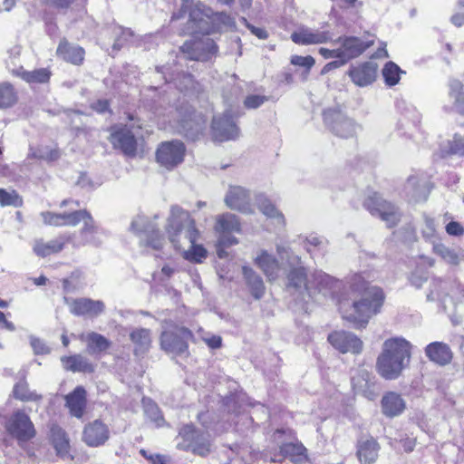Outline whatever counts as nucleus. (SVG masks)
Here are the masks:
<instances>
[{
    "instance_id": "nucleus-1",
    "label": "nucleus",
    "mask_w": 464,
    "mask_h": 464,
    "mask_svg": "<svg viewBox=\"0 0 464 464\" xmlns=\"http://www.w3.org/2000/svg\"><path fill=\"white\" fill-rule=\"evenodd\" d=\"M349 284L353 298L341 299L339 311L344 320L352 323L356 329H362L381 311L384 295L380 287L370 285L361 274L353 275Z\"/></svg>"
},
{
    "instance_id": "nucleus-2",
    "label": "nucleus",
    "mask_w": 464,
    "mask_h": 464,
    "mask_svg": "<svg viewBox=\"0 0 464 464\" xmlns=\"http://www.w3.org/2000/svg\"><path fill=\"white\" fill-rule=\"evenodd\" d=\"M276 253L289 266L287 274L288 285L296 290H304L310 297L316 295L324 296L334 295L340 288V282L323 271H315L309 277L306 269L302 266L301 257L295 255L288 246L277 244Z\"/></svg>"
},
{
    "instance_id": "nucleus-3",
    "label": "nucleus",
    "mask_w": 464,
    "mask_h": 464,
    "mask_svg": "<svg viewBox=\"0 0 464 464\" xmlns=\"http://www.w3.org/2000/svg\"><path fill=\"white\" fill-rule=\"evenodd\" d=\"M165 231L173 246L183 251L185 259L200 263L207 256L206 249L196 244L199 231L188 211L172 206Z\"/></svg>"
},
{
    "instance_id": "nucleus-4",
    "label": "nucleus",
    "mask_w": 464,
    "mask_h": 464,
    "mask_svg": "<svg viewBox=\"0 0 464 464\" xmlns=\"http://www.w3.org/2000/svg\"><path fill=\"white\" fill-rule=\"evenodd\" d=\"M411 343L401 336L386 339L376 359V371L385 380H396L408 367Z\"/></svg>"
},
{
    "instance_id": "nucleus-5",
    "label": "nucleus",
    "mask_w": 464,
    "mask_h": 464,
    "mask_svg": "<svg viewBox=\"0 0 464 464\" xmlns=\"http://www.w3.org/2000/svg\"><path fill=\"white\" fill-rule=\"evenodd\" d=\"M188 26L193 34H209L235 27L234 19L225 13H214L202 3H197L188 11Z\"/></svg>"
},
{
    "instance_id": "nucleus-6",
    "label": "nucleus",
    "mask_w": 464,
    "mask_h": 464,
    "mask_svg": "<svg viewBox=\"0 0 464 464\" xmlns=\"http://www.w3.org/2000/svg\"><path fill=\"white\" fill-rule=\"evenodd\" d=\"M77 219L78 224L82 222L83 226L77 235L74 234L72 237H71L69 242H72L75 247L88 245L93 246H101L105 233L96 225L91 213L86 209H80V215Z\"/></svg>"
},
{
    "instance_id": "nucleus-7",
    "label": "nucleus",
    "mask_w": 464,
    "mask_h": 464,
    "mask_svg": "<svg viewBox=\"0 0 464 464\" xmlns=\"http://www.w3.org/2000/svg\"><path fill=\"white\" fill-rule=\"evenodd\" d=\"M363 207L372 216L379 217L389 227L395 226L400 220L401 213L398 208L377 193L369 196L364 200Z\"/></svg>"
},
{
    "instance_id": "nucleus-8",
    "label": "nucleus",
    "mask_w": 464,
    "mask_h": 464,
    "mask_svg": "<svg viewBox=\"0 0 464 464\" xmlns=\"http://www.w3.org/2000/svg\"><path fill=\"white\" fill-rule=\"evenodd\" d=\"M137 128L128 126H114L111 130L110 141L114 149L121 150L128 157H134L137 152Z\"/></svg>"
},
{
    "instance_id": "nucleus-9",
    "label": "nucleus",
    "mask_w": 464,
    "mask_h": 464,
    "mask_svg": "<svg viewBox=\"0 0 464 464\" xmlns=\"http://www.w3.org/2000/svg\"><path fill=\"white\" fill-rule=\"evenodd\" d=\"M180 441L177 448L184 450H191L200 456L207 455L210 450V443L204 434H199L192 425H185L179 433Z\"/></svg>"
},
{
    "instance_id": "nucleus-10",
    "label": "nucleus",
    "mask_w": 464,
    "mask_h": 464,
    "mask_svg": "<svg viewBox=\"0 0 464 464\" xmlns=\"http://www.w3.org/2000/svg\"><path fill=\"white\" fill-rule=\"evenodd\" d=\"M324 121L336 136L341 138L353 137L359 129L352 119L335 109H327L324 111Z\"/></svg>"
},
{
    "instance_id": "nucleus-11",
    "label": "nucleus",
    "mask_w": 464,
    "mask_h": 464,
    "mask_svg": "<svg viewBox=\"0 0 464 464\" xmlns=\"http://www.w3.org/2000/svg\"><path fill=\"white\" fill-rule=\"evenodd\" d=\"M221 246H234L238 243L233 233L241 232V225L238 218L232 213H224L217 216L214 227Z\"/></svg>"
},
{
    "instance_id": "nucleus-12",
    "label": "nucleus",
    "mask_w": 464,
    "mask_h": 464,
    "mask_svg": "<svg viewBox=\"0 0 464 464\" xmlns=\"http://www.w3.org/2000/svg\"><path fill=\"white\" fill-rule=\"evenodd\" d=\"M192 337L191 332L185 327L175 326L173 330H164L160 336L161 348L172 354H182L188 349V340Z\"/></svg>"
},
{
    "instance_id": "nucleus-13",
    "label": "nucleus",
    "mask_w": 464,
    "mask_h": 464,
    "mask_svg": "<svg viewBox=\"0 0 464 464\" xmlns=\"http://www.w3.org/2000/svg\"><path fill=\"white\" fill-rule=\"evenodd\" d=\"M130 227L132 231L140 235L141 245L153 249H160L163 246L164 237L160 235V230L154 225L148 223L145 217H137L131 222Z\"/></svg>"
},
{
    "instance_id": "nucleus-14",
    "label": "nucleus",
    "mask_w": 464,
    "mask_h": 464,
    "mask_svg": "<svg viewBox=\"0 0 464 464\" xmlns=\"http://www.w3.org/2000/svg\"><path fill=\"white\" fill-rule=\"evenodd\" d=\"M226 206L243 214L254 213L251 193L242 186L229 185L224 197Z\"/></svg>"
},
{
    "instance_id": "nucleus-15",
    "label": "nucleus",
    "mask_w": 464,
    "mask_h": 464,
    "mask_svg": "<svg viewBox=\"0 0 464 464\" xmlns=\"http://www.w3.org/2000/svg\"><path fill=\"white\" fill-rule=\"evenodd\" d=\"M185 146L181 141L172 140L161 143L158 148L157 161L170 169L183 161Z\"/></svg>"
},
{
    "instance_id": "nucleus-16",
    "label": "nucleus",
    "mask_w": 464,
    "mask_h": 464,
    "mask_svg": "<svg viewBox=\"0 0 464 464\" xmlns=\"http://www.w3.org/2000/svg\"><path fill=\"white\" fill-rule=\"evenodd\" d=\"M328 341L334 349L342 353L359 354L363 349L362 341L351 332L334 331L328 335Z\"/></svg>"
},
{
    "instance_id": "nucleus-17",
    "label": "nucleus",
    "mask_w": 464,
    "mask_h": 464,
    "mask_svg": "<svg viewBox=\"0 0 464 464\" xmlns=\"http://www.w3.org/2000/svg\"><path fill=\"white\" fill-rule=\"evenodd\" d=\"M70 312L76 316L97 317L105 310V304L91 298H64Z\"/></svg>"
},
{
    "instance_id": "nucleus-18",
    "label": "nucleus",
    "mask_w": 464,
    "mask_h": 464,
    "mask_svg": "<svg viewBox=\"0 0 464 464\" xmlns=\"http://www.w3.org/2000/svg\"><path fill=\"white\" fill-rule=\"evenodd\" d=\"M181 52L190 60L208 61L217 53L218 46L212 39L207 37L203 40L186 42L181 46Z\"/></svg>"
},
{
    "instance_id": "nucleus-19",
    "label": "nucleus",
    "mask_w": 464,
    "mask_h": 464,
    "mask_svg": "<svg viewBox=\"0 0 464 464\" xmlns=\"http://www.w3.org/2000/svg\"><path fill=\"white\" fill-rule=\"evenodd\" d=\"M19 52H15L14 55H10L9 59L5 61L7 70L12 75L16 76L24 80L28 83H44L50 79L51 72L46 68H40L34 71H25L22 66L17 65L15 63L16 55Z\"/></svg>"
},
{
    "instance_id": "nucleus-20",
    "label": "nucleus",
    "mask_w": 464,
    "mask_h": 464,
    "mask_svg": "<svg viewBox=\"0 0 464 464\" xmlns=\"http://www.w3.org/2000/svg\"><path fill=\"white\" fill-rule=\"evenodd\" d=\"M333 34L329 31L300 26L291 34V40L300 45L321 44L331 41Z\"/></svg>"
},
{
    "instance_id": "nucleus-21",
    "label": "nucleus",
    "mask_w": 464,
    "mask_h": 464,
    "mask_svg": "<svg viewBox=\"0 0 464 464\" xmlns=\"http://www.w3.org/2000/svg\"><path fill=\"white\" fill-rule=\"evenodd\" d=\"M212 132L215 140L226 141L239 135V129L232 119L231 112L226 111L222 117H215L212 121Z\"/></svg>"
},
{
    "instance_id": "nucleus-22",
    "label": "nucleus",
    "mask_w": 464,
    "mask_h": 464,
    "mask_svg": "<svg viewBox=\"0 0 464 464\" xmlns=\"http://www.w3.org/2000/svg\"><path fill=\"white\" fill-rule=\"evenodd\" d=\"M340 40V51L344 63L353 58L358 57L374 44V37L372 35H368L366 39L350 36Z\"/></svg>"
},
{
    "instance_id": "nucleus-23",
    "label": "nucleus",
    "mask_w": 464,
    "mask_h": 464,
    "mask_svg": "<svg viewBox=\"0 0 464 464\" xmlns=\"http://www.w3.org/2000/svg\"><path fill=\"white\" fill-rule=\"evenodd\" d=\"M352 385L355 393L361 394L368 400H374L378 389L374 375L367 370H360L352 377Z\"/></svg>"
},
{
    "instance_id": "nucleus-24",
    "label": "nucleus",
    "mask_w": 464,
    "mask_h": 464,
    "mask_svg": "<svg viewBox=\"0 0 464 464\" xmlns=\"http://www.w3.org/2000/svg\"><path fill=\"white\" fill-rule=\"evenodd\" d=\"M7 430L19 440H28L35 434L30 418L22 411L15 412L6 425Z\"/></svg>"
},
{
    "instance_id": "nucleus-25",
    "label": "nucleus",
    "mask_w": 464,
    "mask_h": 464,
    "mask_svg": "<svg viewBox=\"0 0 464 464\" xmlns=\"http://www.w3.org/2000/svg\"><path fill=\"white\" fill-rule=\"evenodd\" d=\"M109 438V428L100 420H95L87 424L82 432V440L90 447L102 446Z\"/></svg>"
},
{
    "instance_id": "nucleus-26",
    "label": "nucleus",
    "mask_w": 464,
    "mask_h": 464,
    "mask_svg": "<svg viewBox=\"0 0 464 464\" xmlns=\"http://www.w3.org/2000/svg\"><path fill=\"white\" fill-rule=\"evenodd\" d=\"M378 65L373 62H364L349 70L352 82L359 87L372 84L377 76Z\"/></svg>"
},
{
    "instance_id": "nucleus-27",
    "label": "nucleus",
    "mask_w": 464,
    "mask_h": 464,
    "mask_svg": "<svg viewBox=\"0 0 464 464\" xmlns=\"http://www.w3.org/2000/svg\"><path fill=\"white\" fill-rule=\"evenodd\" d=\"M254 264L263 272L268 281H275L279 277L281 266L278 259L267 250L257 251L254 257Z\"/></svg>"
},
{
    "instance_id": "nucleus-28",
    "label": "nucleus",
    "mask_w": 464,
    "mask_h": 464,
    "mask_svg": "<svg viewBox=\"0 0 464 464\" xmlns=\"http://www.w3.org/2000/svg\"><path fill=\"white\" fill-rule=\"evenodd\" d=\"M425 355L435 364L445 366L451 362L453 353L446 343L432 342L425 347Z\"/></svg>"
},
{
    "instance_id": "nucleus-29",
    "label": "nucleus",
    "mask_w": 464,
    "mask_h": 464,
    "mask_svg": "<svg viewBox=\"0 0 464 464\" xmlns=\"http://www.w3.org/2000/svg\"><path fill=\"white\" fill-rule=\"evenodd\" d=\"M79 210L71 212L55 213L51 211H43L40 216L46 226L52 227H75L78 225Z\"/></svg>"
},
{
    "instance_id": "nucleus-30",
    "label": "nucleus",
    "mask_w": 464,
    "mask_h": 464,
    "mask_svg": "<svg viewBox=\"0 0 464 464\" xmlns=\"http://www.w3.org/2000/svg\"><path fill=\"white\" fill-rule=\"evenodd\" d=\"M382 413L390 418L401 415L406 409V402L401 394L395 392L385 393L381 401Z\"/></svg>"
},
{
    "instance_id": "nucleus-31",
    "label": "nucleus",
    "mask_w": 464,
    "mask_h": 464,
    "mask_svg": "<svg viewBox=\"0 0 464 464\" xmlns=\"http://www.w3.org/2000/svg\"><path fill=\"white\" fill-rule=\"evenodd\" d=\"M71 236H60L54 239L44 241L43 239H37L34 243V252L38 256H47L53 254L59 253L63 249L66 242H69Z\"/></svg>"
},
{
    "instance_id": "nucleus-32",
    "label": "nucleus",
    "mask_w": 464,
    "mask_h": 464,
    "mask_svg": "<svg viewBox=\"0 0 464 464\" xmlns=\"http://www.w3.org/2000/svg\"><path fill=\"white\" fill-rule=\"evenodd\" d=\"M65 400L70 413L76 418H82L86 406L85 390L82 387H77L65 397Z\"/></svg>"
},
{
    "instance_id": "nucleus-33",
    "label": "nucleus",
    "mask_w": 464,
    "mask_h": 464,
    "mask_svg": "<svg viewBox=\"0 0 464 464\" xmlns=\"http://www.w3.org/2000/svg\"><path fill=\"white\" fill-rule=\"evenodd\" d=\"M379 444L373 439L361 440L357 446V456L362 464H372L379 455Z\"/></svg>"
},
{
    "instance_id": "nucleus-34",
    "label": "nucleus",
    "mask_w": 464,
    "mask_h": 464,
    "mask_svg": "<svg viewBox=\"0 0 464 464\" xmlns=\"http://www.w3.org/2000/svg\"><path fill=\"white\" fill-rule=\"evenodd\" d=\"M56 53L63 60L73 64H80L83 61L84 50L77 45L70 44L63 40L58 45Z\"/></svg>"
},
{
    "instance_id": "nucleus-35",
    "label": "nucleus",
    "mask_w": 464,
    "mask_h": 464,
    "mask_svg": "<svg viewBox=\"0 0 464 464\" xmlns=\"http://www.w3.org/2000/svg\"><path fill=\"white\" fill-rule=\"evenodd\" d=\"M130 339L134 344L136 355L146 353L151 345V334L149 329L136 328L130 334Z\"/></svg>"
},
{
    "instance_id": "nucleus-36",
    "label": "nucleus",
    "mask_w": 464,
    "mask_h": 464,
    "mask_svg": "<svg viewBox=\"0 0 464 464\" xmlns=\"http://www.w3.org/2000/svg\"><path fill=\"white\" fill-rule=\"evenodd\" d=\"M80 340L86 343L89 353H98L106 351L110 345V341L103 335L92 332L88 334H82Z\"/></svg>"
},
{
    "instance_id": "nucleus-37",
    "label": "nucleus",
    "mask_w": 464,
    "mask_h": 464,
    "mask_svg": "<svg viewBox=\"0 0 464 464\" xmlns=\"http://www.w3.org/2000/svg\"><path fill=\"white\" fill-rule=\"evenodd\" d=\"M242 273L253 296L256 299L261 298L265 293V285L261 276L247 266L242 267Z\"/></svg>"
},
{
    "instance_id": "nucleus-38",
    "label": "nucleus",
    "mask_w": 464,
    "mask_h": 464,
    "mask_svg": "<svg viewBox=\"0 0 464 464\" xmlns=\"http://www.w3.org/2000/svg\"><path fill=\"white\" fill-rule=\"evenodd\" d=\"M257 207L266 218L274 220L276 226L280 227L285 226L284 214L269 199L261 197L257 199Z\"/></svg>"
},
{
    "instance_id": "nucleus-39",
    "label": "nucleus",
    "mask_w": 464,
    "mask_h": 464,
    "mask_svg": "<svg viewBox=\"0 0 464 464\" xmlns=\"http://www.w3.org/2000/svg\"><path fill=\"white\" fill-rule=\"evenodd\" d=\"M432 249L436 255L440 256L450 265L457 266L464 260V251L461 249L457 251L442 243H434Z\"/></svg>"
},
{
    "instance_id": "nucleus-40",
    "label": "nucleus",
    "mask_w": 464,
    "mask_h": 464,
    "mask_svg": "<svg viewBox=\"0 0 464 464\" xmlns=\"http://www.w3.org/2000/svg\"><path fill=\"white\" fill-rule=\"evenodd\" d=\"M50 438L58 455L64 457L69 453V439L65 431L57 425H52Z\"/></svg>"
},
{
    "instance_id": "nucleus-41",
    "label": "nucleus",
    "mask_w": 464,
    "mask_h": 464,
    "mask_svg": "<svg viewBox=\"0 0 464 464\" xmlns=\"http://www.w3.org/2000/svg\"><path fill=\"white\" fill-rule=\"evenodd\" d=\"M283 457L290 459L295 464H304L307 461L306 449L301 443H285L281 446Z\"/></svg>"
},
{
    "instance_id": "nucleus-42",
    "label": "nucleus",
    "mask_w": 464,
    "mask_h": 464,
    "mask_svg": "<svg viewBox=\"0 0 464 464\" xmlns=\"http://www.w3.org/2000/svg\"><path fill=\"white\" fill-rule=\"evenodd\" d=\"M18 102V92L9 82H0V110L13 108Z\"/></svg>"
},
{
    "instance_id": "nucleus-43",
    "label": "nucleus",
    "mask_w": 464,
    "mask_h": 464,
    "mask_svg": "<svg viewBox=\"0 0 464 464\" xmlns=\"http://www.w3.org/2000/svg\"><path fill=\"white\" fill-rule=\"evenodd\" d=\"M406 193L415 201H424L427 199L428 189L426 186L420 183L418 177H410L405 184Z\"/></svg>"
},
{
    "instance_id": "nucleus-44",
    "label": "nucleus",
    "mask_w": 464,
    "mask_h": 464,
    "mask_svg": "<svg viewBox=\"0 0 464 464\" xmlns=\"http://www.w3.org/2000/svg\"><path fill=\"white\" fill-rule=\"evenodd\" d=\"M13 395L21 401H40L43 396L36 391H32L25 381H20L14 384Z\"/></svg>"
},
{
    "instance_id": "nucleus-45",
    "label": "nucleus",
    "mask_w": 464,
    "mask_h": 464,
    "mask_svg": "<svg viewBox=\"0 0 464 464\" xmlns=\"http://www.w3.org/2000/svg\"><path fill=\"white\" fill-rule=\"evenodd\" d=\"M61 361L63 368L69 371L87 372L92 370L88 360L80 354L62 357Z\"/></svg>"
},
{
    "instance_id": "nucleus-46",
    "label": "nucleus",
    "mask_w": 464,
    "mask_h": 464,
    "mask_svg": "<svg viewBox=\"0 0 464 464\" xmlns=\"http://www.w3.org/2000/svg\"><path fill=\"white\" fill-rule=\"evenodd\" d=\"M404 73L405 72L393 62L386 63L382 70V75L384 82L389 87L398 84L401 80V75Z\"/></svg>"
},
{
    "instance_id": "nucleus-47",
    "label": "nucleus",
    "mask_w": 464,
    "mask_h": 464,
    "mask_svg": "<svg viewBox=\"0 0 464 464\" xmlns=\"http://www.w3.org/2000/svg\"><path fill=\"white\" fill-rule=\"evenodd\" d=\"M450 97L454 100L455 110L464 114V93L459 81L453 80L450 83Z\"/></svg>"
},
{
    "instance_id": "nucleus-48",
    "label": "nucleus",
    "mask_w": 464,
    "mask_h": 464,
    "mask_svg": "<svg viewBox=\"0 0 464 464\" xmlns=\"http://www.w3.org/2000/svg\"><path fill=\"white\" fill-rule=\"evenodd\" d=\"M143 406L146 416L154 422L157 427H162L165 421L158 405L150 400H143Z\"/></svg>"
},
{
    "instance_id": "nucleus-49",
    "label": "nucleus",
    "mask_w": 464,
    "mask_h": 464,
    "mask_svg": "<svg viewBox=\"0 0 464 464\" xmlns=\"http://www.w3.org/2000/svg\"><path fill=\"white\" fill-rule=\"evenodd\" d=\"M23 204L22 198L14 190L7 191L6 189L0 188V205L2 207L12 206L21 207Z\"/></svg>"
},
{
    "instance_id": "nucleus-50",
    "label": "nucleus",
    "mask_w": 464,
    "mask_h": 464,
    "mask_svg": "<svg viewBox=\"0 0 464 464\" xmlns=\"http://www.w3.org/2000/svg\"><path fill=\"white\" fill-rule=\"evenodd\" d=\"M446 283L441 279L434 278L430 282V290L427 294V299L429 301L441 300L444 296L443 290L445 288ZM450 294H445V295H449Z\"/></svg>"
},
{
    "instance_id": "nucleus-51",
    "label": "nucleus",
    "mask_w": 464,
    "mask_h": 464,
    "mask_svg": "<svg viewBox=\"0 0 464 464\" xmlns=\"http://www.w3.org/2000/svg\"><path fill=\"white\" fill-rule=\"evenodd\" d=\"M327 241L322 237L311 235L306 238L305 248L308 253L314 255L315 250L324 251L326 247Z\"/></svg>"
},
{
    "instance_id": "nucleus-52",
    "label": "nucleus",
    "mask_w": 464,
    "mask_h": 464,
    "mask_svg": "<svg viewBox=\"0 0 464 464\" xmlns=\"http://www.w3.org/2000/svg\"><path fill=\"white\" fill-rule=\"evenodd\" d=\"M29 157L44 160H53L58 158V152L54 150H50L47 153L46 147H39L37 149L30 148Z\"/></svg>"
},
{
    "instance_id": "nucleus-53",
    "label": "nucleus",
    "mask_w": 464,
    "mask_h": 464,
    "mask_svg": "<svg viewBox=\"0 0 464 464\" xmlns=\"http://www.w3.org/2000/svg\"><path fill=\"white\" fill-rule=\"evenodd\" d=\"M449 153L464 156V132L456 133L451 141L449 142Z\"/></svg>"
},
{
    "instance_id": "nucleus-54",
    "label": "nucleus",
    "mask_w": 464,
    "mask_h": 464,
    "mask_svg": "<svg viewBox=\"0 0 464 464\" xmlns=\"http://www.w3.org/2000/svg\"><path fill=\"white\" fill-rule=\"evenodd\" d=\"M166 81L169 82V79L164 76ZM174 82L176 86L181 91V92H187L190 87H192L194 83V80L190 74H181L179 75L177 78H171L169 79V82Z\"/></svg>"
},
{
    "instance_id": "nucleus-55",
    "label": "nucleus",
    "mask_w": 464,
    "mask_h": 464,
    "mask_svg": "<svg viewBox=\"0 0 464 464\" xmlns=\"http://www.w3.org/2000/svg\"><path fill=\"white\" fill-rule=\"evenodd\" d=\"M291 63L295 66L304 67L307 71H309L314 65L315 61L311 55H307V56L293 55L291 57Z\"/></svg>"
},
{
    "instance_id": "nucleus-56",
    "label": "nucleus",
    "mask_w": 464,
    "mask_h": 464,
    "mask_svg": "<svg viewBox=\"0 0 464 464\" xmlns=\"http://www.w3.org/2000/svg\"><path fill=\"white\" fill-rule=\"evenodd\" d=\"M428 280V273L425 271H415L410 276L411 285L416 288H420Z\"/></svg>"
},
{
    "instance_id": "nucleus-57",
    "label": "nucleus",
    "mask_w": 464,
    "mask_h": 464,
    "mask_svg": "<svg viewBox=\"0 0 464 464\" xmlns=\"http://www.w3.org/2000/svg\"><path fill=\"white\" fill-rule=\"evenodd\" d=\"M267 100V97L264 95H249L246 98L244 103L248 109H256Z\"/></svg>"
},
{
    "instance_id": "nucleus-58",
    "label": "nucleus",
    "mask_w": 464,
    "mask_h": 464,
    "mask_svg": "<svg viewBox=\"0 0 464 464\" xmlns=\"http://www.w3.org/2000/svg\"><path fill=\"white\" fill-rule=\"evenodd\" d=\"M30 343L36 354H45L50 353L49 347L39 338L31 336Z\"/></svg>"
},
{
    "instance_id": "nucleus-59",
    "label": "nucleus",
    "mask_w": 464,
    "mask_h": 464,
    "mask_svg": "<svg viewBox=\"0 0 464 464\" xmlns=\"http://www.w3.org/2000/svg\"><path fill=\"white\" fill-rule=\"evenodd\" d=\"M436 227L435 222L432 218L425 217L424 227L422 228V235L426 238H432L435 236Z\"/></svg>"
},
{
    "instance_id": "nucleus-60",
    "label": "nucleus",
    "mask_w": 464,
    "mask_h": 464,
    "mask_svg": "<svg viewBox=\"0 0 464 464\" xmlns=\"http://www.w3.org/2000/svg\"><path fill=\"white\" fill-rule=\"evenodd\" d=\"M118 31L121 32V36L115 41L113 44L114 49H120L123 45L124 42H127L129 38L132 36V32L130 29L119 27Z\"/></svg>"
},
{
    "instance_id": "nucleus-61",
    "label": "nucleus",
    "mask_w": 464,
    "mask_h": 464,
    "mask_svg": "<svg viewBox=\"0 0 464 464\" xmlns=\"http://www.w3.org/2000/svg\"><path fill=\"white\" fill-rule=\"evenodd\" d=\"M446 232L450 236H461L464 234V228L459 222L451 221L447 224Z\"/></svg>"
},
{
    "instance_id": "nucleus-62",
    "label": "nucleus",
    "mask_w": 464,
    "mask_h": 464,
    "mask_svg": "<svg viewBox=\"0 0 464 464\" xmlns=\"http://www.w3.org/2000/svg\"><path fill=\"white\" fill-rule=\"evenodd\" d=\"M40 3L46 5H51L58 8H68L75 0H38Z\"/></svg>"
},
{
    "instance_id": "nucleus-63",
    "label": "nucleus",
    "mask_w": 464,
    "mask_h": 464,
    "mask_svg": "<svg viewBox=\"0 0 464 464\" xmlns=\"http://www.w3.org/2000/svg\"><path fill=\"white\" fill-rule=\"evenodd\" d=\"M319 53L325 59L337 58L338 60H342L340 48L333 50L327 48H320Z\"/></svg>"
},
{
    "instance_id": "nucleus-64",
    "label": "nucleus",
    "mask_w": 464,
    "mask_h": 464,
    "mask_svg": "<svg viewBox=\"0 0 464 464\" xmlns=\"http://www.w3.org/2000/svg\"><path fill=\"white\" fill-rule=\"evenodd\" d=\"M244 23L246 24V27L250 30V32L255 34L259 39H266L268 34L267 32L264 28L256 27L250 24L247 23V21L243 18Z\"/></svg>"
}]
</instances>
